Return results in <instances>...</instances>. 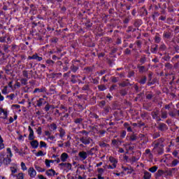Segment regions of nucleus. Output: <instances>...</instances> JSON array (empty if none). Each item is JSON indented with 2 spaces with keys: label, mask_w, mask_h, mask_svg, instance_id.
Listing matches in <instances>:
<instances>
[{
  "label": "nucleus",
  "mask_w": 179,
  "mask_h": 179,
  "mask_svg": "<svg viewBox=\"0 0 179 179\" xmlns=\"http://www.w3.org/2000/svg\"><path fill=\"white\" fill-rule=\"evenodd\" d=\"M157 128V130L161 131V132H166V131L169 129V127L167 126V124L162 122L158 123Z\"/></svg>",
  "instance_id": "3"
},
{
  "label": "nucleus",
  "mask_w": 179,
  "mask_h": 179,
  "mask_svg": "<svg viewBox=\"0 0 179 179\" xmlns=\"http://www.w3.org/2000/svg\"><path fill=\"white\" fill-rule=\"evenodd\" d=\"M32 141L30 142L31 146L33 149H37L38 148V141L37 140H31Z\"/></svg>",
  "instance_id": "14"
},
{
  "label": "nucleus",
  "mask_w": 179,
  "mask_h": 179,
  "mask_svg": "<svg viewBox=\"0 0 179 179\" xmlns=\"http://www.w3.org/2000/svg\"><path fill=\"white\" fill-rule=\"evenodd\" d=\"M21 169L23 171H26L27 170V167L26 166V164L24 162H21Z\"/></svg>",
  "instance_id": "45"
},
{
  "label": "nucleus",
  "mask_w": 179,
  "mask_h": 179,
  "mask_svg": "<svg viewBox=\"0 0 179 179\" xmlns=\"http://www.w3.org/2000/svg\"><path fill=\"white\" fill-rule=\"evenodd\" d=\"M148 171H150V173H156L157 171V166H154L148 169Z\"/></svg>",
  "instance_id": "32"
},
{
  "label": "nucleus",
  "mask_w": 179,
  "mask_h": 179,
  "mask_svg": "<svg viewBox=\"0 0 179 179\" xmlns=\"http://www.w3.org/2000/svg\"><path fill=\"white\" fill-rule=\"evenodd\" d=\"M4 71H6V73H7V75H10V73H12V70L9 69V66H7L6 68H5Z\"/></svg>",
  "instance_id": "43"
},
{
  "label": "nucleus",
  "mask_w": 179,
  "mask_h": 179,
  "mask_svg": "<svg viewBox=\"0 0 179 179\" xmlns=\"http://www.w3.org/2000/svg\"><path fill=\"white\" fill-rule=\"evenodd\" d=\"M157 142L160 143V145H163V142H164V138H159L157 140Z\"/></svg>",
  "instance_id": "62"
},
{
  "label": "nucleus",
  "mask_w": 179,
  "mask_h": 179,
  "mask_svg": "<svg viewBox=\"0 0 179 179\" xmlns=\"http://www.w3.org/2000/svg\"><path fill=\"white\" fill-rule=\"evenodd\" d=\"M28 131L29 132V141H34V138H36L34 136V131H33V129H31V127H28Z\"/></svg>",
  "instance_id": "7"
},
{
  "label": "nucleus",
  "mask_w": 179,
  "mask_h": 179,
  "mask_svg": "<svg viewBox=\"0 0 179 179\" xmlns=\"http://www.w3.org/2000/svg\"><path fill=\"white\" fill-rule=\"evenodd\" d=\"M166 48H167L166 47V45H164V43H162L160 46H159V51H166Z\"/></svg>",
  "instance_id": "42"
},
{
  "label": "nucleus",
  "mask_w": 179,
  "mask_h": 179,
  "mask_svg": "<svg viewBox=\"0 0 179 179\" xmlns=\"http://www.w3.org/2000/svg\"><path fill=\"white\" fill-rule=\"evenodd\" d=\"M90 87L89 85H85L83 87L82 90L86 91V90H90Z\"/></svg>",
  "instance_id": "54"
},
{
  "label": "nucleus",
  "mask_w": 179,
  "mask_h": 179,
  "mask_svg": "<svg viewBox=\"0 0 179 179\" xmlns=\"http://www.w3.org/2000/svg\"><path fill=\"white\" fill-rule=\"evenodd\" d=\"M35 169L37 171H38L39 173H43V171H45V169H42L41 167L38 166H35Z\"/></svg>",
  "instance_id": "36"
},
{
  "label": "nucleus",
  "mask_w": 179,
  "mask_h": 179,
  "mask_svg": "<svg viewBox=\"0 0 179 179\" xmlns=\"http://www.w3.org/2000/svg\"><path fill=\"white\" fill-rule=\"evenodd\" d=\"M163 170H159L157 173V177H162L163 176Z\"/></svg>",
  "instance_id": "56"
},
{
  "label": "nucleus",
  "mask_w": 179,
  "mask_h": 179,
  "mask_svg": "<svg viewBox=\"0 0 179 179\" xmlns=\"http://www.w3.org/2000/svg\"><path fill=\"white\" fill-rule=\"evenodd\" d=\"M152 152L155 153V155H159V156L163 155L164 153V149L163 147H157L155 150L152 149Z\"/></svg>",
  "instance_id": "5"
},
{
  "label": "nucleus",
  "mask_w": 179,
  "mask_h": 179,
  "mask_svg": "<svg viewBox=\"0 0 179 179\" xmlns=\"http://www.w3.org/2000/svg\"><path fill=\"white\" fill-rule=\"evenodd\" d=\"M46 175H48V177L55 176V171H54V169H49L46 171Z\"/></svg>",
  "instance_id": "21"
},
{
  "label": "nucleus",
  "mask_w": 179,
  "mask_h": 179,
  "mask_svg": "<svg viewBox=\"0 0 179 179\" xmlns=\"http://www.w3.org/2000/svg\"><path fill=\"white\" fill-rule=\"evenodd\" d=\"M122 143V141H121L120 140H116V139L112 140V145H113V146H114V148H116V149L120 148V146H121Z\"/></svg>",
  "instance_id": "8"
},
{
  "label": "nucleus",
  "mask_w": 179,
  "mask_h": 179,
  "mask_svg": "<svg viewBox=\"0 0 179 179\" xmlns=\"http://www.w3.org/2000/svg\"><path fill=\"white\" fill-rule=\"evenodd\" d=\"M36 156H44V152L42 150H39L36 154Z\"/></svg>",
  "instance_id": "63"
},
{
  "label": "nucleus",
  "mask_w": 179,
  "mask_h": 179,
  "mask_svg": "<svg viewBox=\"0 0 179 179\" xmlns=\"http://www.w3.org/2000/svg\"><path fill=\"white\" fill-rule=\"evenodd\" d=\"M47 92V89L45 87H42V88H36L34 90V93H45Z\"/></svg>",
  "instance_id": "17"
},
{
  "label": "nucleus",
  "mask_w": 179,
  "mask_h": 179,
  "mask_svg": "<svg viewBox=\"0 0 179 179\" xmlns=\"http://www.w3.org/2000/svg\"><path fill=\"white\" fill-rule=\"evenodd\" d=\"M157 50H159V45L155 44L151 46L150 51L152 54H156L157 52Z\"/></svg>",
  "instance_id": "16"
},
{
  "label": "nucleus",
  "mask_w": 179,
  "mask_h": 179,
  "mask_svg": "<svg viewBox=\"0 0 179 179\" xmlns=\"http://www.w3.org/2000/svg\"><path fill=\"white\" fill-rule=\"evenodd\" d=\"M109 162H110L113 166L117 167V164H118V159L115 158L114 157H109Z\"/></svg>",
  "instance_id": "10"
},
{
  "label": "nucleus",
  "mask_w": 179,
  "mask_h": 179,
  "mask_svg": "<svg viewBox=\"0 0 179 179\" xmlns=\"http://www.w3.org/2000/svg\"><path fill=\"white\" fill-rule=\"evenodd\" d=\"M1 113H2L5 116L4 120H6V118H8V112L6 111L3 108H2Z\"/></svg>",
  "instance_id": "46"
},
{
  "label": "nucleus",
  "mask_w": 179,
  "mask_h": 179,
  "mask_svg": "<svg viewBox=\"0 0 179 179\" xmlns=\"http://www.w3.org/2000/svg\"><path fill=\"white\" fill-rule=\"evenodd\" d=\"M46 64L48 66L52 67V66H54V64H55V62L52 61L51 59H47Z\"/></svg>",
  "instance_id": "26"
},
{
  "label": "nucleus",
  "mask_w": 179,
  "mask_h": 179,
  "mask_svg": "<svg viewBox=\"0 0 179 179\" xmlns=\"http://www.w3.org/2000/svg\"><path fill=\"white\" fill-rule=\"evenodd\" d=\"M92 141L93 139H92V138L89 137L88 136L80 138V142L83 143V145H90L91 142Z\"/></svg>",
  "instance_id": "2"
},
{
  "label": "nucleus",
  "mask_w": 179,
  "mask_h": 179,
  "mask_svg": "<svg viewBox=\"0 0 179 179\" xmlns=\"http://www.w3.org/2000/svg\"><path fill=\"white\" fill-rule=\"evenodd\" d=\"M97 172L98 175L103 176V173H104V169H103V168H98Z\"/></svg>",
  "instance_id": "44"
},
{
  "label": "nucleus",
  "mask_w": 179,
  "mask_h": 179,
  "mask_svg": "<svg viewBox=\"0 0 179 179\" xmlns=\"http://www.w3.org/2000/svg\"><path fill=\"white\" fill-rule=\"evenodd\" d=\"M150 177H152V173L145 171L143 176L144 179H150Z\"/></svg>",
  "instance_id": "22"
},
{
  "label": "nucleus",
  "mask_w": 179,
  "mask_h": 179,
  "mask_svg": "<svg viewBox=\"0 0 179 179\" xmlns=\"http://www.w3.org/2000/svg\"><path fill=\"white\" fill-rule=\"evenodd\" d=\"M168 115H167V111H161V117L163 118L164 120H166L167 118Z\"/></svg>",
  "instance_id": "28"
},
{
  "label": "nucleus",
  "mask_w": 179,
  "mask_h": 179,
  "mask_svg": "<svg viewBox=\"0 0 179 179\" xmlns=\"http://www.w3.org/2000/svg\"><path fill=\"white\" fill-rule=\"evenodd\" d=\"M0 43H6V35L0 37Z\"/></svg>",
  "instance_id": "50"
},
{
  "label": "nucleus",
  "mask_w": 179,
  "mask_h": 179,
  "mask_svg": "<svg viewBox=\"0 0 179 179\" xmlns=\"http://www.w3.org/2000/svg\"><path fill=\"white\" fill-rule=\"evenodd\" d=\"M87 152L85 151H81L78 153V156L82 160H86L87 159Z\"/></svg>",
  "instance_id": "9"
},
{
  "label": "nucleus",
  "mask_w": 179,
  "mask_h": 179,
  "mask_svg": "<svg viewBox=\"0 0 179 179\" xmlns=\"http://www.w3.org/2000/svg\"><path fill=\"white\" fill-rule=\"evenodd\" d=\"M70 69H71L72 72H76V71H78V69H79V67L75 66V65H72L71 67H70Z\"/></svg>",
  "instance_id": "39"
},
{
  "label": "nucleus",
  "mask_w": 179,
  "mask_h": 179,
  "mask_svg": "<svg viewBox=\"0 0 179 179\" xmlns=\"http://www.w3.org/2000/svg\"><path fill=\"white\" fill-rule=\"evenodd\" d=\"M40 146H41V148H47V144L44 141H41Z\"/></svg>",
  "instance_id": "59"
},
{
  "label": "nucleus",
  "mask_w": 179,
  "mask_h": 179,
  "mask_svg": "<svg viewBox=\"0 0 179 179\" xmlns=\"http://www.w3.org/2000/svg\"><path fill=\"white\" fill-rule=\"evenodd\" d=\"M5 64L4 55L2 52H0V65H3Z\"/></svg>",
  "instance_id": "20"
},
{
  "label": "nucleus",
  "mask_w": 179,
  "mask_h": 179,
  "mask_svg": "<svg viewBox=\"0 0 179 179\" xmlns=\"http://www.w3.org/2000/svg\"><path fill=\"white\" fill-rule=\"evenodd\" d=\"M93 150H96L94 148H92L89 150L87 153V155H90L91 156H93Z\"/></svg>",
  "instance_id": "60"
},
{
  "label": "nucleus",
  "mask_w": 179,
  "mask_h": 179,
  "mask_svg": "<svg viewBox=\"0 0 179 179\" xmlns=\"http://www.w3.org/2000/svg\"><path fill=\"white\" fill-rule=\"evenodd\" d=\"M171 37V32L170 31H164L163 34L164 38H170Z\"/></svg>",
  "instance_id": "23"
},
{
  "label": "nucleus",
  "mask_w": 179,
  "mask_h": 179,
  "mask_svg": "<svg viewBox=\"0 0 179 179\" xmlns=\"http://www.w3.org/2000/svg\"><path fill=\"white\" fill-rule=\"evenodd\" d=\"M3 50L4 52H9V45H3Z\"/></svg>",
  "instance_id": "40"
},
{
  "label": "nucleus",
  "mask_w": 179,
  "mask_h": 179,
  "mask_svg": "<svg viewBox=\"0 0 179 179\" xmlns=\"http://www.w3.org/2000/svg\"><path fill=\"white\" fill-rule=\"evenodd\" d=\"M42 129H43L41 128V127H38L36 130L38 135H41V134L43 133Z\"/></svg>",
  "instance_id": "57"
},
{
  "label": "nucleus",
  "mask_w": 179,
  "mask_h": 179,
  "mask_svg": "<svg viewBox=\"0 0 179 179\" xmlns=\"http://www.w3.org/2000/svg\"><path fill=\"white\" fill-rule=\"evenodd\" d=\"M2 94H8V86H5L1 91Z\"/></svg>",
  "instance_id": "47"
},
{
  "label": "nucleus",
  "mask_w": 179,
  "mask_h": 179,
  "mask_svg": "<svg viewBox=\"0 0 179 179\" xmlns=\"http://www.w3.org/2000/svg\"><path fill=\"white\" fill-rule=\"evenodd\" d=\"M98 89L99 90H100V92H104V90H106L107 87H105V85H98Z\"/></svg>",
  "instance_id": "35"
},
{
  "label": "nucleus",
  "mask_w": 179,
  "mask_h": 179,
  "mask_svg": "<svg viewBox=\"0 0 179 179\" xmlns=\"http://www.w3.org/2000/svg\"><path fill=\"white\" fill-rule=\"evenodd\" d=\"M169 115L172 118H177V110H169Z\"/></svg>",
  "instance_id": "19"
},
{
  "label": "nucleus",
  "mask_w": 179,
  "mask_h": 179,
  "mask_svg": "<svg viewBox=\"0 0 179 179\" xmlns=\"http://www.w3.org/2000/svg\"><path fill=\"white\" fill-rule=\"evenodd\" d=\"M99 146L101 148H106L107 147V144L106 143H104V142H101V143H99Z\"/></svg>",
  "instance_id": "64"
},
{
  "label": "nucleus",
  "mask_w": 179,
  "mask_h": 179,
  "mask_svg": "<svg viewBox=\"0 0 179 179\" xmlns=\"http://www.w3.org/2000/svg\"><path fill=\"white\" fill-rule=\"evenodd\" d=\"M153 139H157V138H160V132H155L152 134Z\"/></svg>",
  "instance_id": "31"
},
{
  "label": "nucleus",
  "mask_w": 179,
  "mask_h": 179,
  "mask_svg": "<svg viewBox=\"0 0 179 179\" xmlns=\"http://www.w3.org/2000/svg\"><path fill=\"white\" fill-rule=\"evenodd\" d=\"M129 141L131 142H135V141H138V136H136V134H132L129 137Z\"/></svg>",
  "instance_id": "25"
},
{
  "label": "nucleus",
  "mask_w": 179,
  "mask_h": 179,
  "mask_svg": "<svg viewBox=\"0 0 179 179\" xmlns=\"http://www.w3.org/2000/svg\"><path fill=\"white\" fill-rule=\"evenodd\" d=\"M177 164H178V159H173L172 163H171V167H176V166H177Z\"/></svg>",
  "instance_id": "38"
},
{
  "label": "nucleus",
  "mask_w": 179,
  "mask_h": 179,
  "mask_svg": "<svg viewBox=\"0 0 179 179\" xmlns=\"http://www.w3.org/2000/svg\"><path fill=\"white\" fill-rule=\"evenodd\" d=\"M28 174L31 177V178H34V177L37 176V172L34 170V168L30 167L28 169Z\"/></svg>",
  "instance_id": "6"
},
{
  "label": "nucleus",
  "mask_w": 179,
  "mask_h": 179,
  "mask_svg": "<svg viewBox=\"0 0 179 179\" xmlns=\"http://www.w3.org/2000/svg\"><path fill=\"white\" fill-rule=\"evenodd\" d=\"M152 76H153V74L152 73H150L148 74V86H152V85H155V80L152 81Z\"/></svg>",
  "instance_id": "15"
},
{
  "label": "nucleus",
  "mask_w": 179,
  "mask_h": 179,
  "mask_svg": "<svg viewBox=\"0 0 179 179\" xmlns=\"http://www.w3.org/2000/svg\"><path fill=\"white\" fill-rule=\"evenodd\" d=\"M83 119L77 118V119L75 120L74 122H75V124H80V123L83 122Z\"/></svg>",
  "instance_id": "51"
},
{
  "label": "nucleus",
  "mask_w": 179,
  "mask_h": 179,
  "mask_svg": "<svg viewBox=\"0 0 179 179\" xmlns=\"http://www.w3.org/2000/svg\"><path fill=\"white\" fill-rule=\"evenodd\" d=\"M104 113L105 114H108V113H110V111H111V107L110 106H106L104 108Z\"/></svg>",
  "instance_id": "41"
},
{
  "label": "nucleus",
  "mask_w": 179,
  "mask_h": 179,
  "mask_svg": "<svg viewBox=\"0 0 179 179\" xmlns=\"http://www.w3.org/2000/svg\"><path fill=\"white\" fill-rule=\"evenodd\" d=\"M166 68H167V69H173V65L170 63H166L165 64Z\"/></svg>",
  "instance_id": "55"
},
{
  "label": "nucleus",
  "mask_w": 179,
  "mask_h": 179,
  "mask_svg": "<svg viewBox=\"0 0 179 179\" xmlns=\"http://www.w3.org/2000/svg\"><path fill=\"white\" fill-rule=\"evenodd\" d=\"M22 85H27V78H22L21 79Z\"/></svg>",
  "instance_id": "61"
},
{
  "label": "nucleus",
  "mask_w": 179,
  "mask_h": 179,
  "mask_svg": "<svg viewBox=\"0 0 179 179\" xmlns=\"http://www.w3.org/2000/svg\"><path fill=\"white\" fill-rule=\"evenodd\" d=\"M22 76H24V78H26L27 79H30V78H29V71L24 70L22 71Z\"/></svg>",
  "instance_id": "33"
},
{
  "label": "nucleus",
  "mask_w": 179,
  "mask_h": 179,
  "mask_svg": "<svg viewBox=\"0 0 179 179\" xmlns=\"http://www.w3.org/2000/svg\"><path fill=\"white\" fill-rule=\"evenodd\" d=\"M6 40H7V41L6 43H7V44H10V43L12 42V40L10 39V36H9V35L6 34Z\"/></svg>",
  "instance_id": "48"
},
{
  "label": "nucleus",
  "mask_w": 179,
  "mask_h": 179,
  "mask_svg": "<svg viewBox=\"0 0 179 179\" xmlns=\"http://www.w3.org/2000/svg\"><path fill=\"white\" fill-rule=\"evenodd\" d=\"M17 177V179H24V175L23 173H20L17 175L15 176Z\"/></svg>",
  "instance_id": "37"
},
{
  "label": "nucleus",
  "mask_w": 179,
  "mask_h": 179,
  "mask_svg": "<svg viewBox=\"0 0 179 179\" xmlns=\"http://www.w3.org/2000/svg\"><path fill=\"white\" fill-rule=\"evenodd\" d=\"M59 166H60L61 167H65L66 169H67L68 170H71L72 169V164L70 163H61L59 164Z\"/></svg>",
  "instance_id": "11"
},
{
  "label": "nucleus",
  "mask_w": 179,
  "mask_h": 179,
  "mask_svg": "<svg viewBox=\"0 0 179 179\" xmlns=\"http://www.w3.org/2000/svg\"><path fill=\"white\" fill-rule=\"evenodd\" d=\"M43 101H44V99L40 98V99L37 101L36 106H37L38 107H41V106H43Z\"/></svg>",
  "instance_id": "29"
},
{
  "label": "nucleus",
  "mask_w": 179,
  "mask_h": 179,
  "mask_svg": "<svg viewBox=\"0 0 179 179\" xmlns=\"http://www.w3.org/2000/svg\"><path fill=\"white\" fill-rule=\"evenodd\" d=\"M138 69L140 73H143V72H146V67H145V66H138Z\"/></svg>",
  "instance_id": "24"
},
{
  "label": "nucleus",
  "mask_w": 179,
  "mask_h": 179,
  "mask_svg": "<svg viewBox=\"0 0 179 179\" xmlns=\"http://www.w3.org/2000/svg\"><path fill=\"white\" fill-rule=\"evenodd\" d=\"M152 146L155 148V150L157 149V148H164V145H162L160 144L159 142H157V140H155L153 143H152Z\"/></svg>",
  "instance_id": "12"
},
{
  "label": "nucleus",
  "mask_w": 179,
  "mask_h": 179,
  "mask_svg": "<svg viewBox=\"0 0 179 179\" xmlns=\"http://www.w3.org/2000/svg\"><path fill=\"white\" fill-rule=\"evenodd\" d=\"M57 124L52 123L50 124V129H52V131H55V129H57Z\"/></svg>",
  "instance_id": "49"
},
{
  "label": "nucleus",
  "mask_w": 179,
  "mask_h": 179,
  "mask_svg": "<svg viewBox=\"0 0 179 179\" xmlns=\"http://www.w3.org/2000/svg\"><path fill=\"white\" fill-rule=\"evenodd\" d=\"M151 115L153 118V120H157V121H161L162 117H160V111L155 110L152 112Z\"/></svg>",
  "instance_id": "4"
},
{
  "label": "nucleus",
  "mask_w": 179,
  "mask_h": 179,
  "mask_svg": "<svg viewBox=\"0 0 179 179\" xmlns=\"http://www.w3.org/2000/svg\"><path fill=\"white\" fill-rule=\"evenodd\" d=\"M34 59H36V61H43V57H39L38 55H37V53L34 55Z\"/></svg>",
  "instance_id": "30"
},
{
  "label": "nucleus",
  "mask_w": 179,
  "mask_h": 179,
  "mask_svg": "<svg viewBox=\"0 0 179 179\" xmlns=\"http://www.w3.org/2000/svg\"><path fill=\"white\" fill-rule=\"evenodd\" d=\"M10 170L11 171V176H13V177H15L16 176L13 175V174H16V173H17V166H11L10 167Z\"/></svg>",
  "instance_id": "18"
},
{
  "label": "nucleus",
  "mask_w": 179,
  "mask_h": 179,
  "mask_svg": "<svg viewBox=\"0 0 179 179\" xmlns=\"http://www.w3.org/2000/svg\"><path fill=\"white\" fill-rule=\"evenodd\" d=\"M59 132L60 138H64L65 136V130L64 129L60 128Z\"/></svg>",
  "instance_id": "27"
},
{
  "label": "nucleus",
  "mask_w": 179,
  "mask_h": 179,
  "mask_svg": "<svg viewBox=\"0 0 179 179\" xmlns=\"http://www.w3.org/2000/svg\"><path fill=\"white\" fill-rule=\"evenodd\" d=\"M117 168V166H115V165H108L107 166V169H108V170H114V169H116Z\"/></svg>",
  "instance_id": "53"
},
{
  "label": "nucleus",
  "mask_w": 179,
  "mask_h": 179,
  "mask_svg": "<svg viewBox=\"0 0 179 179\" xmlns=\"http://www.w3.org/2000/svg\"><path fill=\"white\" fill-rule=\"evenodd\" d=\"M69 157V155L66 154V152H64L60 156V160L63 162V163H65L66 160H68V158Z\"/></svg>",
  "instance_id": "13"
},
{
  "label": "nucleus",
  "mask_w": 179,
  "mask_h": 179,
  "mask_svg": "<svg viewBox=\"0 0 179 179\" xmlns=\"http://www.w3.org/2000/svg\"><path fill=\"white\" fill-rule=\"evenodd\" d=\"M13 156V154H12V150L10 148H7L6 155H5V152H0V167L2 166V164H6V166L10 164Z\"/></svg>",
  "instance_id": "1"
},
{
  "label": "nucleus",
  "mask_w": 179,
  "mask_h": 179,
  "mask_svg": "<svg viewBox=\"0 0 179 179\" xmlns=\"http://www.w3.org/2000/svg\"><path fill=\"white\" fill-rule=\"evenodd\" d=\"M45 164L46 167H51V162H50V159H45Z\"/></svg>",
  "instance_id": "52"
},
{
  "label": "nucleus",
  "mask_w": 179,
  "mask_h": 179,
  "mask_svg": "<svg viewBox=\"0 0 179 179\" xmlns=\"http://www.w3.org/2000/svg\"><path fill=\"white\" fill-rule=\"evenodd\" d=\"M146 80H147L146 76H143L139 80V83H141V85H145V83H146Z\"/></svg>",
  "instance_id": "34"
},
{
  "label": "nucleus",
  "mask_w": 179,
  "mask_h": 179,
  "mask_svg": "<svg viewBox=\"0 0 179 179\" xmlns=\"http://www.w3.org/2000/svg\"><path fill=\"white\" fill-rule=\"evenodd\" d=\"M129 31H136V29H134L132 27H128L127 33H129Z\"/></svg>",
  "instance_id": "58"
}]
</instances>
